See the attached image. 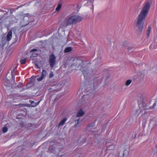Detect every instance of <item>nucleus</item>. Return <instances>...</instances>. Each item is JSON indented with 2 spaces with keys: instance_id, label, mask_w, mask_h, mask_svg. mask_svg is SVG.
<instances>
[{
  "instance_id": "nucleus-20",
  "label": "nucleus",
  "mask_w": 157,
  "mask_h": 157,
  "mask_svg": "<svg viewBox=\"0 0 157 157\" xmlns=\"http://www.w3.org/2000/svg\"><path fill=\"white\" fill-rule=\"evenodd\" d=\"M84 61H81V63H80V64L79 65V67H81V68H83L84 67H85V65L84 64Z\"/></svg>"
},
{
  "instance_id": "nucleus-29",
  "label": "nucleus",
  "mask_w": 157,
  "mask_h": 157,
  "mask_svg": "<svg viewBox=\"0 0 157 157\" xmlns=\"http://www.w3.org/2000/svg\"><path fill=\"white\" fill-rule=\"evenodd\" d=\"M37 51H38V50L36 49H34V48L33 49H31V50H30V53H31L32 52Z\"/></svg>"
},
{
  "instance_id": "nucleus-7",
  "label": "nucleus",
  "mask_w": 157,
  "mask_h": 157,
  "mask_svg": "<svg viewBox=\"0 0 157 157\" xmlns=\"http://www.w3.org/2000/svg\"><path fill=\"white\" fill-rule=\"evenodd\" d=\"M47 74V73L46 71L45 70H43L41 73V77L37 78V80L38 81H42L43 78H45Z\"/></svg>"
},
{
  "instance_id": "nucleus-25",
  "label": "nucleus",
  "mask_w": 157,
  "mask_h": 157,
  "mask_svg": "<svg viewBox=\"0 0 157 157\" xmlns=\"http://www.w3.org/2000/svg\"><path fill=\"white\" fill-rule=\"evenodd\" d=\"M155 43H152L151 45H150V48H156V47H155Z\"/></svg>"
},
{
  "instance_id": "nucleus-40",
  "label": "nucleus",
  "mask_w": 157,
  "mask_h": 157,
  "mask_svg": "<svg viewBox=\"0 0 157 157\" xmlns=\"http://www.w3.org/2000/svg\"><path fill=\"white\" fill-rule=\"evenodd\" d=\"M91 127V125H89L88 126V127Z\"/></svg>"
},
{
  "instance_id": "nucleus-17",
  "label": "nucleus",
  "mask_w": 157,
  "mask_h": 157,
  "mask_svg": "<svg viewBox=\"0 0 157 157\" xmlns=\"http://www.w3.org/2000/svg\"><path fill=\"white\" fill-rule=\"evenodd\" d=\"M80 70L82 72L84 76H86V75H87L88 74V71L85 70L83 68H80Z\"/></svg>"
},
{
  "instance_id": "nucleus-26",
  "label": "nucleus",
  "mask_w": 157,
  "mask_h": 157,
  "mask_svg": "<svg viewBox=\"0 0 157 157\" xmlns=\"http://www.w3.org/2000/svg\"><path fill=\"white\" fill-rule=\"evenodd\" d=\"M156 106V102H155L153 104V105L152 106L149 107V108L150 109H154V108Z\"/></svg>"
},
{
  "instance_id": "nucleus-10",
  "label": "nucleus",
  "mask_w": 157,
  "mask_h": 157,
  "mask_svg": "<svg viewBox=\"0 0 157 157\" xmlns=\"http://www.w3.org/2000/svg\"><path fill=\"white\" fill-rule=\"evenodd\" d=\"M12 38V32L10 31L8 33L6 36L7 40L8 41L10 40Z\"/></svg>"
},
{
  "instance_id": "nucleus-49",
  "label": "nucleus",
  "mask_w": 157,
  "mask_h": 157,
  "mask_svg": "<svg viewBox=\"0 0 157 157\" xmlns=\"http://www.w3.org/2000/svg\"><path fill=\"white\" fill-rule=\"evenodd\" d=\"M6 13H7V12H6Z\"/></svg>"
},
{
  "instance_id": "nucleus-36",
  "label": "nucleus",
  "mask_w": 157,
  "mask_h": 157,
  "mask_svg": "<svg viewBox=\"0 0 157 157\" xmlns=\"http://www.w3.org/2000/svg\"><path fill=\"white\" fill-rule=\"evenodd\" d=\"M32 82H29L27 85V87H28V85H29Z\"/></svg>"
},
{
  "instance_id": "nucleus-39",
  "label": "nucleus",
  "mask_w": 157,
  "mask_h": 157,
  "mask_svg": "<svg viewBox=\"0 0 157 157\" xmlns=\"http://www.w3.org/2000/svg\"><path fill=\"white\" fill-rule=\"evenodd\" d=\"M83 140H84V142H85L86 141V139L85 138Z\"/></svg>"
},
{
  "instance_id": "nucleus-46",
  "label": "nucleus",
  "mask_w": 157,
  "mask_h": 157,
  "mask_svg": "<svg viewBox=\"0 0 157 157\" xmlns=\"http://www.w3.org/2000/svg\"><path fill=\"white\" fill-rule=\"evenodd\" d=\"M2 17H2V18L0 17V18H1V19H2Z\"/></svg>"
},
{
  "instance_id": "nucleus-47",
  "label": "nucleus",
  "mask_w": 157,
  "mask_h": 157,
  "mask_svg": "<svg viewBox=\"0 0 157 157\" xmlns=\"http://www.w3.org/2000/svg\"><path fill=\"white\" fill-rule=\"evenodd\" d=\"M78 5L77 6V8H78Z\"/></svg>"
},
{
  "instance_id": "nucleus-38",
  "label": "nucleus",
  "mask_w": 157,
  "mask_h": 157,
  "mask_svg": "<svg viewBox=\"0 0 157 157\" xmlns=\"http://www.w3.org/2000/svg\"><path fill=\"white\" fill-rule=\"evenodd\" d=\"M22 84V83H21V82H20L19 83V84L20 85H21Z\"/></svg>"
},
{
  "instance_id": "nucleus-21",
  "label": "nucleus",
  "mask_w": 157,
  "mask_h": 157,
  "mask_svg": "<svg viewBox=\"0 0 157 157\" xmlns=\"http://www.w3.org/2000/svg\"><path fill=\"white\" fill-rule=\"evenodd\" d=\"M26 59L22 58L20 60V63L21 64H25L26 62Z\"/></svg>"
},
{
  "instance_id": "nucleus-12",
  "label": "nucleus",
  "mask_w": 157,
  "mask_h": 157,
  "mask_svg": "<svg viewBox=\"0 0 157 157\" xmlns=\"http://www.w3.org/2000/svg\"><path fill=\"white\" fill-rule=\"evenodd\" d=\"M67 120V118H64L62 120H61L60 122H59L58 124L59 128V127L61 126H62L64 124L65 122Z\"/></svg>"
},
{
  "instance_id": "nucleus-50",
  "label": "nucleus",
  "mask_w": 157,
  "mask_h": 157,
  "mask_svg": "<svg viewBox=\"0 0 157 157\" xmlns=\"http://www.w3.org/2000/svg\"><path fill=\"white\" fill-rule=\"evenodd\" d=\"M156 147H157V145L156 146Z\"/></svg>"
},
{
  "instance_id": "nucleus-18",
  "label": "nucleus",
  "mask_w": 157,
  "mask_h": 157,
  "mask_svg": "<svg viewBox=\"0 0 157 157\" xmlns=\"http://www.w3.org/2000/svg\"><path fill=\"white\" fill-rule=\"evenodd\" d=\"M62 6V4L60 2H59V4L57 6V7L56 8V10L58 11L61 8Z\"/></svg>"
},
{
  "instance_id": "nucleus-44",
  "label": "nucleus",
  "mask_w": 157,
  "mask_h": 157,
  "mask_svg": "<svg viewBox=\"0 0 157 157\" xmlns=\"http://www.w3.org/2000/svg\"><path fill=\"white\" fill-rule=\"evenodd\" d=\"M10 13H11V14L13 12L11 11H10Z\"/></svg>"
},
{
  "instance_id": "nucleus-28",
  "label": "nucleus",
  "mask_w": 157,
  "mask_h": 157,
  "mask_svg": "<svg viewBox=\"0 0 157 157\" xmlns=\"http://www.w3.org/2000/svg\"><path fill=\"white\" fill-rule=\"evenodd\" d=\"M128 42L127 41H125L124 42V43L123 44V45L125 47H126L127 46H128Z\"/></svg>"
},
{
  "instance_id": "nucleus-1",
  "label": "nucleus",
  "mask_w": 157,
  "mask_h": 157,
  "mask_svg": "<svg viewBox=\"0 0 157 157\" xmlns=\"http://www.w3.org/2000/svg\"><path fill=\"white\" fill-rule=\"evenodd\" d=\"M150 6L151 4L149 2L145 3L143 7L138 15L134 27L137 34L140 35L142 33L144 28V21L148 14Z\"/></svg>"
},
{
  "instance_id": "nucleus-3",
  "label": "nucleus",
  "mask_w": 157,
  "mask_h": 157,
  "mask_svg": "<svg viewBox=\"0 0 157 157\" xmlns=\"http://www.w3.org/2000/svg\"><path fill=\"white\" fill-rule=\"evenodd\" d=\"M56 57L55 55L52 54H51L49 57V63L50 67L52 68L56 64Z\"/></svg>"
},
{
  "instance_id": "nucleus-8",
  "label": "nucleus",
  "mask_w": 157,
  "mask_h": 157,
  "mask_svg": "<svg viewBox=\"0 0 157 157\" xmlns=\"http://www.w3.org/2000/svg\"><path fill=\"white\" fill-rule=\"evenodd\" d=\"M4 84L5 86H6V87H11V88H13V87L17 88L19 87L18 85H17L16 86H12L11 85V84L10 83L9 80L7 78H6V80L5 81Z\"/></svg>"
},
{
  "instance_id": "nucleus-22",
  "label": "nucleus",
  "mask_w": 157,
  "mask_h": 157,
  "mask_svg": "<svg viewBox=\"0 0 157 157\" xmlns=\"http://www.w3.org/2000/svg\"><path fill=\"white\" fill-rule=\"evenodd\" d=\"M142 109L144 110H146L147 108V106L146 105V104L145 103H143L141 105Z\"/></svg>"
},
{
  "instance_id": "nucleus-2",
  "label": "nucleus",
  "mask_w": 157,
  "mask_h": 157,
  "mask_svg": "<svg viewBox=\"0 0 157 157\" xmlns=\"http://www.w3.org/2000/svg\"><path fill=\"white\" fill-rule=\"evenodd\" d=\"M82 20V18L80 16L71 14L64 19L63 23V27L66 28L69 25H75L80 22Z\"/></svg>"
},
{
  "instance_id": "nucleus-24",
  "label": "nucleus",
  "mask_w": 157,
  "mask_h": 157,
  "mask_svg": "<svg viewBox=\"0 0 157 157\" xmlns=\"http://www.w3.org/2000/svg\"><path fill=\"white\" fill-rule=\"evenodd\" d=\"M8 130V128L6 127H4L2 128V131L3 133L6 132Z\"/></svg>"
},
{
  "instance_id": "nucleus-5",
  "label": "nucleus",
  "mask_w": 157,
  "mask_h": 157,
  "mask_svg": "<svg viewBox=\"0 0 157 157\" xmlns=\"http://www.w3.org/2000/svg\"><path fill=\"white\" fill-rule=\"evenodd\" d=\"M128 154V151L126 149H124L122 151L119 152L118 157H127Z\"/></svg>"
},
{
  "instance_id": "nucleus-31",
  "label": "nucleus",
  "mask_w": 157,
  "mask_h": 157,
  "mask_svg": "<svg viewBox=\"0 0 157 157\" xmlns=\"http://www.w3.org/2000/svg\"><path fill=\"white\" fill-rule=\"evenodd\" d=\"M133 48V47L132 46H128L127 48L128 49V51H129L130 50L132 49Z\"/></svg>"
},
{
  "instance_id": "nucleus-6",
  "label": "nucleus",
  "mask_w": 157,
  "mask_h": 157,
  "mask_svg": "<svg viewBox=\"0 0 157 157\" xmlns=\"http://www.w3.org/2000/svg\"><path fill=\"white\" fill-rule=\"evenodd\" d=\"M89 84L87 85L86 90L88 91H90L91 90H95L94 86V82L92 81L88 83Z\"/></svg>"
},
{
  "instance_id": "nucleus-13",
  "label": "nucleus",
  "mask_w": 157,
  "mask_h": 157,
  "mask_svg": "<svg viewBox=\"0 0 157 157\" xmlns=\"http://www.w3.org/2000/svg\"><path fill=\"white\" fill-rule=\"evenodd\" d=\"M40 100L38 101V102H35L34 101L31 100H30L29 101V102L31 103V106L33 107H35L36 106L38 105L40 103Z\"/></svg>"
},
{
  "instance_id": "nucleus-19",
  "label": "nucleus",
  "mask_w": 157,
  "mask_h": 157,
  "mask_svg": "<svg viewBox=\"0 0 157 157\" xmlns=\"http://www.w3.org/2000/svg\"><path fill=\"white\" fill-rule=\"evenodd\" d=\"M151 26H149L147 28V37H149L150 33L151 30Z\"/></svg>"
},
{
  "instance_id": "nucleus-43",
  "label": "nucleus",
  "mask_w": 157,
  "mask_h": 157,
  "mask_svg": "<svg viewBox=\"0 0 157 157\" xmlns=\"http://www.w3.org/2000/svg\"><path fill=\"white\" fill-rule=\"evenodd\" d=\"M20 78L19 77H17V78L19 80Z\"/></svg>"
},
{
  "instance_id": "nucleus-4",
  "label": "nucleus",
  "mask_w": 157,
  "mask_h": 157,
  "mask_svg": "<svg viewBox=\"0 0 157 157\" xmlns=\"http://www.w3.org/2000/svg\"><path fill=\"white\" fill-rule=\"evenodd\" d=\"M105 145L108 150L113 149L114 148V143L113 141H108L106 142Z\"/></svg>"
},
{
  "instance_id": "nucleus-30",
  "label": "nucleus",
  "mask_w": 157,
  "mask_h": 157,
  "mask_svg": "<svg viewBox=\"0 0 157 157\" xmlns=\"http://www.w3.org/2000/svg\"><path fill=\"white\" fill-rule=\"evenodd\" d=\"M53 76H54V75H53V72H52L49 75V77L50 78H52L53 77Z\"/></svg>"
},
{
  "instance_id": "nucleus-42",
  "label": "nucleus",
  "mask_w": 157,
  "mask_h": 157,
  "mask_svg": "<svg viewBox=\"0 0 157 157\" xmlns=\"http://www.w3.org/2000/svg\"><path fill=\"white\" fill-rule=\"evenodd\" d=\"M19 8V6H17V9H16V10H17V9H18Z\"/></svg>"
},
{
  "instance_id": "nucleus-37",
  "label": "nucleus",
  "mask_w": 157,
  "mask_h": 157,
  "mask_svg": "<svg viewBox=\"0 0 157 157\" xmlns=\"http://www.w3.org/2000/svg\"><path fill=\"white\" fill-rule=\"evenodd\" d=\"M25 5V4H24V5H21V6H19V8H20V7H22L23 6H24V5Z\"/></svg>"
},
{
  "instance_id": "nucleus-15",
  "label": "nucleus",
  "mask_w": 157,
  "mask_h": 157,
  "mask_svg": "<svg viewBox=\"0 0 157 157\" xmlns=\"http://www.w3.org/2000/svg\"><path fill=\"white\" fill-rule=\"evenodd\" d=\"M72 49L73 48L72 47H69L66 48L64 51L65 53H67L71 52L72 51Z\"/></svg>"
},
{
  "instance_id": "nucleus-41",
  "label": "nucleus",
  "mask_w": 157,
  "mask_h": 157,
  "mask_svg": "<svg viewBox=\"0 0 157 157\" xmlns=\"http://www.w3.org/2000/svg\"><path fill=\"white\" fill-rule=\"evenodd\" d=\"M136 134H135V137H134V138H135L136 137Z\"/></svg>"
},
{
  "instance_id": "nucleus-33",
  "label": "nucleus",
  "mask_w": 157,
  "mask_h": 157,
  "mask_svg": "<svg viewBox=\"0 0 157 157\" xmlns=\"http://www.w3.org/2000/svg\"><path fill=\"white\" fill-rule=\"evenodd\" d=\"M94 2V0H90V3H92Z\"/></svg>"
},
{
  "instance_id": "nucleus-35",
  "label": "nucleus",
  "mask_w": 157,
  "mask_h": 157,
  "mask_svg": "<svg viewBox=\"0 0 157 157\" xmlns=\"http://www.w3.org/2000/svg\"><path fill=\"white\" fill-rule=\"evenodd\" d=\"M84 1H87V2L88 3H90V0H84Z\"/></svg>"
},
{
  "instance_id": "nucleus-45",
  "label": "nucleus",
  "mask_w": 157,
  "mask_h": 157,
  "mask_svg": "<svg viewBox=\"0 0 157 157\" xmlns=\"http://www.w3.org/2000/svg\"><path fill=\"white\" fill-rule=\"evenodd\" d=\"M99 14H100V13H99L98 14V15H99V17H100Z\"/></svg>"
},
{
  "instance_id": "nucleus-48",
  "label": "nucleus",
  "mask_w": 157,
  "mask_h": 157,
  "mask_svg": "<svg viewBox=\"0 0 157 157\" xmlns=\"http://www.w3.org/2000/svg\"><path fill=\"white\" fill-rule=\"evenodd\" d=\"M138 111H139V110L137 111H136V112H138Z\"/></svg>"
},
{
  "instance_id": "nucleus-23",
  "label": "nucleus",
  "mask_w": 157,
  "mask_h": 157,
  "mask_svg": "<svg viewBox=\"0 0 157 157\" xmlns=\"http://www.w3.org/2000/svg\"><path fill=\"white\" fill-rule=\"evenodd\" d=\"M132 81V80H127L125 82V85L127 86H128L130 84Z\"/></svg>"
},
{
  "instance_id": "nucleus-16",
  "label": "nucleus",
  "mask_w": 157,
  "mask_h": 157,
  "mask_svg": "<svg viewBox=\"0 0 157 157\" xmlns=\"http://www.w3.org/2000/svg\"><path fill=\"white\" fill-rule=\"evenodd\" d=\"M6 20L5 19L2 20L0 22V24L2 26H5L6 27L7 26V24L6 23Z\"/></svg>"
},
{
  "instance_id": "nucleus-11",
  "label": "nucleus",
  "mask_w": 157,
  "mask_h": 157,
  "mask_svg": "<svg viewBox=\"0 0 157 157\" xmlns=\"http://www.w3.org/2000/svg\"><path fill=\"white\" fill-rule=\"evenodd\" d=\"M17 66H15L13 68V70L11 71V75H12V78L13 79L15 78L14 75L15 74L16 72H17V71L16 70Z\"/></svg>"
},
{
  "instance_id": "nucleus-32",
  "label": "nucleus",
  "mask_w": 157,
  "mask_h": 157,
  "mask_svg": "<svg viewBox=\"0 0 157 157\" xmlns=\"http://www.w3.org/2000/svg\"><path fill=\"white\" fill-rule=\"evenodd\" d=\"M29 14L28 13L25 14H24V18L26 17L27 18H29V17H28L29 15Z\"/></svg>"
},
{
  "instance_id": "nucleus-14",
  "label": "nucleus",
  "mask_w": 157,
  "mask_h": 157,
  "mask_svg": "<svg viewBox=\"0 0 157 157\" xmlns=\"http://www.w3.org/2000/svg\"><path fill=\"white\" fill-rule=\"evenodd\" d=\"M76 119L75 120V125H74V127L75 128H76V127H78L79 126V125H78V124L79 123V118H78L77 119V118H75L74 117V118H73V117L72 118V119Z\"/></svg>"
},
{
  "instance_id": "nucleus-27",
  "label": "nucleus",
  "mask_w": 157,
  "mask_h": 157,
  "mask_svg": "<svg viewBox=\"0 0 157 157\" xmlns=\"http://www.w3.org/2000/svg\"><path fill=\"white\" fill-rule=\"evenodd\" d=\"M37 56V53H35V52H33L32 54L31 57H36Z\"/></svg>"
},
{
  "instance_id": "nucleus-34",
  "label": "nucleus",
  "mask_w": 157,
  "mask_h": 157,
  "mask_svg": "<svg viewBox=\"0 0 157 157\" xmlns=\"http://www.w3.org/2000/svg\"><path fill=\"white\" fill-rule=\"evenodd\" d=\"M35 65L37 67H38V68H40V67L38 66V65L36 63Z\"/></svg>"
},
{
  "instance_id": "nucleus-9",
  "label": "nucleus",
  "mask_w": 157,
  "mask_h": 157,
  "mask_svg": "<svg viewBox=\"0 0 157 157\" xmlns=\"http://www.w3.org/2000/svg\"><path fill=\"white\" fill-rule=\"evenodd\" d=\"M85 112L82 111V109H81L78 112L77 114V115L75 116H73V118H74V117L76 118H79V117H81L83 116Z\"/></svg>"
}]
</instances>
